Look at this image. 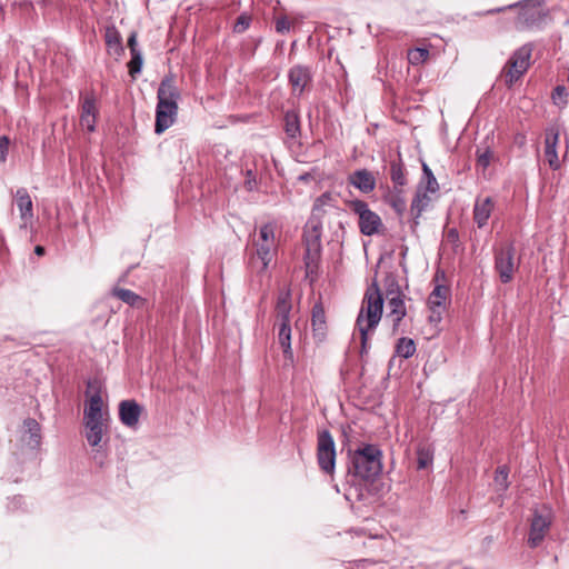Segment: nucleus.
Listing matches in <instances>:
<instances>
[{
    "instance_id": "f257e3e1",
    "label": "nucleus",
    "mask_w": 569,
    "mask_h": 569,
    "mask_svg": "<svg viewBox=\"0 0 569 569\" xmlns=\"http://www.w3.org/2000/svg\"><path fill=\"white\" fill-rule=\"evenodd\" d=\"M383 298L377 281L366 290L356 326L360 332L362 352L367 349L369 332L373 330L382 316Z\"/></svg>"
},
{
    "instance_id": "f03ea898",
    "label": "nucleus",
    "mask_w": 569,
    "mask_h": 569,
    "mask_svg": "<svg viewBox=\"0 0 569 569\" xmlns=\"http://www.w3.org/2000/svg\"><path fill=\"white\" fill-rule=\"evenodd\" d=\"M180 92L171 77H166L160 82L157 91L154 132L160 134L170 128L178 116V100Z\"/></svg>"
},
{
    "instance_id": "7ed1b4c3",
    "label": "nucleus",
    "mask_w": 569,
    "mask_h": 569,
    "mask_svg": "<svg viewBox=\"0 0 569 569\" xmlns=\"http://www.w3.org/2000/svg\"><path fill=\"white\" fill-rule=\"evenodd\" d=\"M321 231V221L309 220L305 227L303 242L306 247L305 266L307 276H316L319 270L322 249Z\"/></svg>"
},
{
    "instance_id": "20e7f679",
    "label": "nucleus",
    "mask_w": 569,
    "mask_h": 569,
    "mask_svg": "<svg viewBox=\"0 0 569 569\" xmlns=\"http://www.w3.org/2000/svg\"><path fill=\"white\" fill-rule=\"evenodd\" d=\"M253 246L256 247V251L250 258L249 263L252 269L258 272H263L267 270L272 259V251H274L277 247L274 227L271 223H266L260 228L258 238L253 240Z\"/></svg>"
},
{
    "instance_id": "39448f33",
    "label": "nucleus",
    "mask_w": 569,
    "mask_h": 569,
    "mask_svg": "<svg viewBox=\"0 0 569 569\" xmlns=\"http://www.w3.org/2000/svg\"><path fill=\"white\" fill-rule=\"evenodd\" d=\"M533 51L531 43L518 48L508 59L501 71V79L508 88H511L529 69Z\"/></svg>"
},
{
    "instance_id": "423d86ee",
    "label": "nucleus",
    "mask_w": 569,
    "mask_h": 569,
    "mask_svg": "<svg viewBox=\"0 0 569 569\" xmlns=\"http://www.w3.org/2000/svg\"><path fill=\"white\" fill-rule=\"evenodd\" d=\"M383 465H347V482L357 486L360 490L379 491V475Z\"/></svg>"
},
{
    "instance_id": "0eeeda50",
    "label": "nucleus",
    "mask_w": 569,
    "mask_h": 569,
    "mask_svg": "<svg viewBox=\"0 0 569 569\" xmlns=\"http://www.w3.org/2000/svg\"><path fill=\"white\" fill-rule=\"evenodd\" d=\"M519 267V259L516 258L513 241H506L495 249V270L502 283L513 279L515 271Z\"/></svg>"
},
{
    "instance_id": "6e6552de",
    "label": "nucleus",
    "mask_w": 569,
    "mask_h": 569,
    "mask_svg": "<svg viewBox=\"0 0 569 569\" xmlns=\"http://www.w3.org/2000/svg\"><path fill=\"white\" fill-rule=\"evenodd\" d=\"M552 520L553 513L549 506L542 505L533 509L527 539L530 548H537L541 545L551 528Z\"/></svg>"
},
{
    "instance_id": "1a4fd4ad",
    "label": "nucleus",
    "mask_w": 569,
    "mask_h": 569,
    "mask_svg": "<svg viewBox=\"0 0 569 569\" xmlns=\"http://www.w3.org/2000/svg\"><path fill=\"white\" fill-rule=\"evenodd\" d=\"M537 0H527L521 4L517 18V26L520 29L540 28L545 23L548 12L540 7V3H533Z\"/></svg>"
},
{
    "instance_id": "9d476101",
    "label": "nucleus",
    "mask_w": 569,
    "mask_h": 569,
    "mask_svg": "<svg viewBox=\"0 0 569 569\" xmlns=\"http://www.w3.org/2000/svg\"><path fill=\"white\" fill-rule=\"evenodd\" d=\"M350 209L359 216V229L365 236H372L379 231L382 226L380 217L371 211L368 203L362 200L350 202Z\"/></svg>"
},
{
    "instance_id": "9b49d317",
    "label": "nucleus",
    "mask_w": 569,
    "mask_h": 569,
    "mask_svg": "<svg viewBox=\"0 0 569 569\" xmlns=\"http://www.w3.org/2000/svg\"><path fill=\"white\" fill-rule=\"evenodd\" d=\"M559 134L560 130L556 124H551L545 130V159L552 170H558L561 167L557 151Z\"/></svg>"
},
{
    "instance_id": "f8f14e48",
    "label": "nucleus",
    "mask_w": 569,
    "mask_h": 569,
    "mask_svg": "<svg viewBox=\"0 0 569 569\" xmlns=\"http://www.w3.org/2000/svg\"><path fill=\"white\" fill-rule=\"evenodd\" d=\"M288 81L293 96H301L312 82V74L309 67L301 64L293 66L288 72Z\"/></svg>"
},
{
    "instance_id": "ddd939ff",
    "label": "nucleus",
    "mask_w": 569,
    "mask_h": 569,
    "mask_svg": "<svg viewBox=\"0 0 569 569\" xmlns=\"http://www.w3.org/2000/svg\"><path fill=\"white\" fill-rule=\"evenodd\" d=\"M143 408L136 400H122L119 403V418L122 425L137 429Z\"/></svg>"
},
{
    "instance_id": "4468645a",
    "label": "nucleus",
    "mask_w": 569,
    "mask_h": 569,
    "mask_svg": "<svg viewBox=\"0 0 569 569\" xmlns=\"http://www.w3.org/2000/svg\"><path fill=\"white\" fill-rule=\"evenodd\" d=\"M311 328L312 338L316 343H322L328 333V326L326 321V312L321 302H317L311 311Z\"/></svg>"
},
{
    "instance_id": "2eb2a0df",
    "label": "nucleus",
    "mask_w": 569,
    "mask_h": 569,
    "mask_svg": "<svg viewBox=\"0 0 569 569\" xmlns=\"http://www.w3.org/2000/svg\"><path fill=\"white\" fill-rule=\"evenodd\" d=\"M97 116L98 108L96 98L93 94H87L81 104L80 124L88 131L93 132L96 130Z\"/></svg>"
},
{
    "instance_id": "dca6fc26",
    "label": "nucleus",
    "mask_w": 569,
    "mask_h": 569,
    "mask_svg": "<svg viewBox=\"0 0 569 569\" xmlns=\"http://www.w3.org/2000/svg\"><path fill=\"white\" fill-rule=\"evenodd\" d=\"M14 199L21 220L23 221L21 228H27L28 223L33 218V203L31 197L26 188H19L16 191Z\"/></svg>"
},
{
    "instance_id": "f3484780",
    "label": "nucleus",
    "mask_w": 569,
    "mask_h": 569,
    "mask_svg": "<svg viewBox=\"0 0 569 569\" xmlns=\"http://www.w3.org/2000/svg\"><path fill=\"white\" fill-rule=\"evenodd\" d=\"M389 312L387 318L392 322V331L397 332L400 326V322L407 315V309L403 300L402 293H397L392 296L388 300Z\"/></svg>"
},
{
    "instance_id": "a211bd4d",
    "label": "nucleus",
    "mask_w": 569,
    "mask_h": 569,
    "mask_svg": "<svg viewBox=\"0 0 569 569\" xmlns=\"http://www.w3.org/2000/svg\"><path fill=\"white\" fill-rule=\"evenodd\" d=\"M318 462H336L335 441L327 430L318 435Z\"/></svg>"
},
{
    "instance_id": "6ab92c4d",
    "label": "nucleus",
    "mask_w": 569,
    "mask_h": 569,
    "mask_svg": "<svg viewBox=\"0 0 569 569\" xmlns=\"http://www.w3.org/2000/svg\"><path fill=\"white\" fill-rule=\"evenodd\" d=\"M22 442L30 449L36 450L41 443V427L36 419L28 418L23 421Z\"/></svg>"
},
{
    "instance_id": "aec40b11",
    "label": "nucleus",
    "mask_w": 569,
    "mask_h": 569,
    "mask_svg": "<svg viewBox=\"0 0 569 569\" xmlns=\"http://www.w3.org/2000/svg\"><path fill=\"white\" fill-rule=\"evenodd\" d=\"M495 208V202L492 198L486 197V198H478L476 200L475 207H473V220L477 223L478 228H483Z\"/></svg>"
},
{
    "instance_id": "412c9836",
    "label": "nucleus",
    "mask_w": 569,
    "mask_h": 569,
    "mask_svg": "<svg viewBox=\"0 0 569 569\" xmlns=\"http://www.w3.org/2000/svg\"><path fill=\"white\" fill-rule=\"evenodd\" d=\"M349 182L363 193H370L376 188V178L372 172L367 169L355 171L349 177Z\"/></svg>"
},
{
    "instance_id": "4be33fe9",
    "label": "nucleus",
    "mask_w": 569,
    "mask_h": 569,
    "mask_svg": "<svg viewBox=\"0 0 569 569\" xmlns=\"http://www.w3.org/2000/svg\"><path fill=\"white\" fill-rule=\"evenodd\" d=\"M292 309L291 305V291L290 289H282L278 293L276 303V323H290V312Z\"/></svg>"
},
{
    "instance_id": "5701e85b",
    "label": "nucleus",
    "mask_w": 569,
    "mask_h": 569,
    "mask_svg": "<svg viewBox=\"0 0 569 569\" xmlns=\"http://www.w3.org/2000/svg\"><path fill=\"white\" fill-rule=\"evenodd\" d=\"M360 458L362 462H380L382 452L376 445H362L353 450L352 462H359Z\"/></svg>"
},
{
    "instance_id": "b1692460",
    "label": "nucleus",
    "mask_w": 569,
    "mask_h": 569,
    "mask_svg": "<svg viewBox=\"0 0 569 569\" xmlns=\"http://www.w3.org/2000/svg\"><path fill=\"white\" fill-rule=\"evenodd\" d=\"M110 295L133 308H142L146 303L144 298L129 289L113 287Z\"/></svg>"
},
{
    "instance_id": "393cba45",
    "label": "nucleus",
    "mask_w": 569,
    "mask_h": 569,
    "mask_svg": "<svg viewBox=\"0 0 569 569\" xmlns=\"http://www.w3.org/2000/svg\"><path fill=\"white\" fill-rule=\"evenodd\" d=\"M278 326V342L283 351L284 359L293 361L291 349V327L290 323H276Z\"/></svg>"
},
{
    "instance_id": "a878e982",
    "label": "nucleus",
    "mask_w": 569,
    "mask_h": 569,
    "mask_svg": "<svg viewBox=\"0 0 569 569\" xmlns=\"http://www.w3.org/2000/svg\"><path fill=\"white\" fill-rule=\"evenodd\" d=\"M449 295V289L446 286L437 284L428 298V305L431 311L436 313L437 309H446V301Z\"/></svg>"
},
{
    "instance_id": "bb28decb",
    "label": "nucleus",
    "mask_w": 569,
    "mask_h": 569,
    "mask_svg": "<svg viewBox=\"0 0 569 569\" xmlns=\"http://www.w3.org/2000/svg\"><path fill=\"white\" fill-rule=\"evenodd\" d=\"M284 132L290 139H297L301 134L300 118L296 110H288L284 113Z\"/></svg>"
},
{
    "instance_id": "cd10ccee",
    "label": "nucleus",
    "mask_w": 569,
    "mask_h": 569,
    "mask_svg": "<svg viewBox=\"0 0 569 569\" xmlns=\"http://www.w3.org/2000/svg\"><path fill=\"white\" fill-rule=\"evenodd\" d=\"M86 421H102V398L99 393L90 397L84 409Z\"/></svg>"
},
{
    "instance_id": "c85d7f7f",
    "label": "nucleus",
    "mask_w": 569,
    "mask_h": 569,
    "mask_svg": "<svg viewBox=\"0 0 569 569\" xmlns=\"http://www.w3.org/2000/svg\"><path fill=\"white\" fill-rule=\"evenodd\" d=\"M104 41L109 51H112L114 54H120L123 52L122 38L114 26H109L106 28Z\"/></svg>"
},
{
    "instance_id": "c756f323",
    "label": "nucleus",
    "mask_w": 569,
    "mask_h": 569,
    "mask_svg": "<svg viewBox=\"0 0 569 569\" xmlns=\"http://www.w3.org/2000/svg\"><path fill=\"white\" fill-rule=\"evenodd\" d=\"M86 438L89 445L91 447L99 446L102 440V421H86Z\"/></svg>"
},
{
    "instance_id": "7c9ffc66",
    "label": "nucleus",
    "mask_w": 569,
    "mask_h": 569,
    "mask_svg": "<svg viewBox=\"0 0 569 569\" xmlns=\"http://www.w3.org/2000/svg\"><path fill=\"white\" fill-rule=\"evenodd\" d=\"M430 198L427 192H422L418 189L412 202H411V213L415 218V223L418 224L417 219L421 216L422 211L429 206Z\"/></svg>"
},
{
    "instance_id": "2f4dec72",
    "label": "nucleus",
    "mask_w": 569,
    "mask_h": 569,
    "mask_svg": "<svg viewBox=\"0 0 569 569\" xmlns=\"http://www.w3.org/2000/svg\"><path fill=\"white\" fill-rule=\"evenodd\" d=\"M416 352V343L410 338H400L396 345V353L405 359L410 358Z\"/></svg>"
},
{
    "instance_id": "473e14b6",
    "label": "nucleus",
    "mask_w": 569,
    "mask_h": 569,
    "mask_svg": "<svg viewBox=\"0 0 569 569\" xmlns=\"http://www.w3.org/2000/svg\"><path fill=\"white\" fill-rule=\"evenodd\" d=\"M390 177L396 187H403L407 183L403 166L401 161H391Z\"/></svg>"
},
{
    "instance_id": "72a5a7b5",
    "label": "nucleus",
    "mask_w": 569,
    "mask_h": 569,
    "mask_svg": "<svg viewBox=\"0 0 569 569\" xmlns=\"http://www.w3.org/2000/svg\"><path fill=\"white\" fill-rule=\"evenodd\" d=\"M508 476H509L508 465H500L496 470L495 482L502 490H506L508 488Z\"/></svg>"
},
{
    "instance_id": "f704fd0d",
    "label": "nucleus",
    "mask_w": 569,
    "mask_h": 569,
    "mask_svg": "<svg viewBox=\"0 0 569 569\" xmlns=\"http://www.w3.org/2000/svg\"><path fill=\"white\" fill-rule=\"evenodd\" d=\"M429 57L428 49L425 48H416L408 52L409 62L412 64H419L425 62Z\"/></svg>"
},
{
    "instance_id": "c9c22d12",
    "label": "nucleus",
    "mask_w": 569,
    "mask_h": 569,
    "mask_svg": "<svg viewBox=\"0 0 569 569\" xmlns=\"http://www.w3.org/2000/svg\"><path fill=\"white\" fill-rule=\"evenodd\" d=\"M292 24L293 21H290L284 14L278 16L274 19V29L280 34L288 33L291 30Z\"/></svg>"
},
{
    "instance_id": "e433bc0d",
    "label": "nucleus",
    "mask_w": 569,
    "mask_h": 569,
    "mask_svg": "<svg viewBox=\"0 0 569 569\" xmlns=\"http://www.w3.org/2000/svg\"><path fill=\"white\" fill-rule=\"evenodd\" d=\"M422 170H423V174L427 179V183H426V188H425L426 191H429L432 193L438 191L439 184H438L437 179L435 178L431 169L426 163H423Z\"/></svg>"
},
{
    "instance_id": "4c0bfd02",
    "label": "nucleus",
    "mask_w": 569,
    "mask_h": 569,
    "mask_svg": "<svg viewBox=\"0 0 569 569\" xmlns=\"http://www.w3.org/2000/svg\"><path fill=\"white\" fill-rule=\"evenodd\" d=\"M568 92L563 86H557L551 94L552 101L556 106L565 107L567 104Z\"/></svg>"
},
{
    "instance_id": "58836bf2",
    "label": "nucleus",
    "mask_w": 569,
    "mask_h": 569,
    "mask_svg": "<svg viewBox=\"0 0 569 569\" xmlns=\"http://www.w3.org/2000/svg\"><path fill=\"white\" fill-rule=\"evenodd\" d=\"M250 23H251V16H249L248 13H241L237 18V20L233 24V32H236V33L244 32L250 27Z\"/></svg>"
},
{
    "instance_id": "ea45409f",
    "label": "nucleus",
    "mask_w": 569,
    "mask_h": 569,
    "mask_svg": "<svg viewBox=\"0 0 569 569\" xmlns=\"http://www.w3.org/2000/svg\"><path fill=\"white\" fill-rule=\"evenodd\" d=\"M142 62L143 59L141 52L131 53V60L128 63L129 72L131 76H134L141 71Z\"/></svg>"
},
{
    "instance_id": "a19ab883",
    "label": "nucleus",
    "mask_w": 569,
    "mask_h": 569,
    "mask_svg": "<svg viewBox=\"0 0 569 569\" xmlns=\"http://www.w3.org/2000/svg\"><path fill=\"white\" fill-rule=\"evenodd\" d=\"M386 283H387L386 296H387L388 300L392 296H396L397 293H401L400 290H399V286L397 283V280H396V278L393 276H388L386 278Z\"/></svg>"
},
{
    "instance_id": "79ce46f5",
    "label": "nucleus",
    "mask_w": 569,
    "mask_h": 569,
    "mask_svg": "<svg viewBox=\"0 0 569 569\" xmlns=\"http://www.w3.org/2000/svg\"><path fill=\"white\" fill-rule=\"evenodd\" d=\"M390 204L398 214H402L406 211V201L400 194L391 196Z\"/></svg>"
},
{
    "instance_id": "37998d69",
    "label": "nucleus",
    "mask_w": 569,
    "mask_h": 569,
    "mask_svg": "<svg viewBox=\"0 0 569 569\" xmlns=\"http://www.w3.org/2000/svg\"><path fill=\"white\" fill-rule=\"evenodd\" d=\"M417 453H418L417 462H419V463L431 462V460L433 459L432 451L429 446L419 447Z\"/></svg>"
},
{
    "instance_id": "c03bdc74",
    "label": "nucleus",
    "mask_w": 569,
    "mask_h": 569,
    "mask_svg": "<svg viewBox=\"0 0 569 569\" xmlns=\"http://www.w3.org/2000/svg\"><path fill=\"white\" fill-rule=\"evenodd\" d=\"M318 206H323L326 209H336L335 198L331 193L325 192L316 199Z\"/></svg>"
},
{
    "instance_id": "a18cd8bd",
    "label": "nucleus",
    "mask_w": 569,
    "mask_h": 569,
    "mask_svg": "<svg viewBox=\"0 0 569 569\" xmlns=\"http://www.w3.org/2000/svg\"><path fill=\"white\" fill-rule=\"evenodd\" d=\"M10 140L6 136L0 137V162L3 163L7 160L9 151Z\"/></svg>"
},
{
    "instance_id": "49530a36",
    "label": "nucleus",
    "mask_w": 569,
    "mask_h": 569,
    "mask_svg": "<svg viewBox=\"0 0 569 569\" xmlns=\"http://www.w3.org/2000/svg\"><path fill=\"white\" fill-rule=\"evenodd\" d=\"M257 186V179L256 173L251 169L246 170V180H244V187L247 190L251 191Z\"/></svg>"
},
{
    "instance_id": "de8ad7c7",
    "label": "nucleus",
    "mask_w": 569,
    "mask_h": 569,
    "mask_svg": "<svg viewBox=\"0 0 569 569\" xmlns=\"http://www.w3.org/2000/svg\"><path fill=\"white\" fill-rule=\"evenodd\" d=\"M327 211L328 209L323 208V206H318V202L315 201L312 208V216L309 220L321 221V218Z\"/></svg>"
},
{
    "instance_id": "09e8293b",
    "label": "nucleus",
    "mask_w": 569,
    "mask_h": 569,
    "mask_svg": "<svg viewBox=\"0 0 569 569\" xmlns=\"http://www.w3.org/2000/svg\"><path fill=\"white\" fill-rule=\"evenodd\" d=\"M491 154L489 151H485L478 156V166L486 169L490 164Z\"/></svg>"
},
{
    "instance_id": "8fccbe9b",
    "label": "nucleus",
    "mask_w": 569,
    "mask_h": 569,
    "mask_svg": "<svg viewBox=\"0 0 569 569\" xmlns=\"http://www.w3.org/2000/svg\"><path fill=\"white\" fill-rule=\"evenodd\" d=\"M128 47L130 49V53L140 52L138 50V43H137V32H131L129 39H128Z\"/></svg>"
},
{
    "instance_id": "3c124183",
    "label": "nucleus",
    "mask_w": 569,
    "mask_h": 569,
    "mask_svg": "<svg viewBox=\"0 0 569 569\" xmlns=\"http://www.w3.org/2000/svg\"><path fill=\"white\" fill-rule=\"evenodd\" d=\"M445 311V309H437L436 308V313H433V311H431V315L429 317V320L431 322H440L441 321V318H442V312Z\"/></svg>"
},
{
    "instance_id": "603ef678",
    "label": "nucleus",
    "mask_w": 569,
    "mask_h": 569,
    "mask_svg": "<svg viewBox=\"0 0 569 569\" xmlns=\"http://www.w3.org/2000/svg\"><path fill=\"white\" fill-rule=\"evenodd\" d=\"M320 467L326 475H331L335 470L336 465H320Z\"/></svg>"
},
{
    "instance_id": "864d4df0",
    "label": "nucleus",
    "mask_w": 569,
    "mask_h": 569,
    "mask_svg": "<svg viewBox=\"0 0 569 569\" xmlns=\"http://www.w3.org/2000/svg\"><path fill=\"white\" fill-rule=\"evenodd\" d=\"M44 252H46V249H44L42 246H37V247L34 248V253H36L37 256H40V257H41V256H43V254H44Z\"/></svg>"
},
{
    "instance_id": "5fc2aeb1",
    "label": "nucleus",
    "mask_w": 569,
    "mask_h": 569,
    "mask_svg": "<svg viewBox=\"0 0 569 569\" xmlns=\"http://www.w3.org/2000/svg\"><path fill=\"white\" fill-rule=\"evenodd\" d=\"M516 6L517 4H510V6L506 7V8H498V9H495V10H490L489 13L501 12V11H503L506 9H511V8L516 7Z\"/></svg>"
},
{
    "instance_id": "6e6d98bb",
    "label": "nucleus",
    "mask_w": 569,
    "mask_h": 569,
    "mask_svg": "<svg viewBox=\"0 0 569 569\" xmlns=\"http://www.w3.org/2000/svg\"><path fill=\"white\" fill-rule=\"evenodd\" d=\"M448 236L450 238H457L458 237V232L456 229H450L449 232H448Z\"/></svg>"
},
{
    "instance_id": "4d7b16f0",
    "label": "nucleus",
    "mask_w": 569,
    "mask_h": 569,
    "mask_svg": "<svg viewBox=\"0 0 569 569\" xmlns=\"http://www.w3.org/2000/svg\"><path fill=\"white\" fill-rule=\"evenodd\" d=\"M429 465H425V463H421V465H418V469H425L426 467H428Z\"/></svg>"
}]
</instances>
